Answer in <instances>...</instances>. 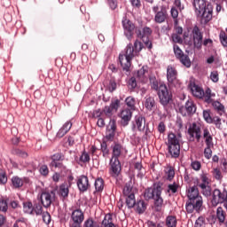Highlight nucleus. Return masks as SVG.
I'll use <instances>...</instances> for the list:
<instances>
[{
  "label": "nucleus",
  "mask_w": 227,
  "mask_h": 227,
  "mask_svg": "<svg viewBox=\"0 0 227 227\" xmlns=\"http://www.w3.org/2000/svg\"><path fill=\"white\" fill-rule=\"evenodd\" d=\"M143 51V43L136 40L134 46L132 43L127 45L124 52L119 55V61L124 72H130V67H132V59L136 54Z\"/></svg>",
  "instance_id": "f257e3e1"
},
{
  "label": "nucleus",
  "mask_w": 227,
  "mask_h": 227,
  "mask_svg": "<svg viewBox=\"0 0 227 227\" xmlns=\"http://www.w3.org/2000/svg\"><path fill=\"white\" fill-rule=\"evenodd\" d=\"M188 201L185 204L187 214L203 212V197L200 196L198 186H192L187 191Z\"/></svg>",
  "instance_id": "f03ea898"
},
{
  "label": "nucleus",
  "mask_w": 227,
  "mask_h": 227,
  "mask_svg": "<svg viewBox=\"0 0 227 227\" xmlns=\"http://www.w3.org/2000/svg\"><path fill=\"white\" fill-rule=\"evenodd\" d=\"M195 13L201 24H208L214 17V6L207 0H193Z\"/></svg>",
  "instance_id": "7ed1b4c3"
},
{
  "label": "nucleus",
  "mask_w": 227,
  "mask_h": 227,
  "mask_svg": "<svg viewBox=\"0 0 227 227\" xmlns=\"http://www.w3.org/2000/svg\"><path fill=\"white\" fill-rule=\"evenodd\" d=\"M150 82L152 90H154V91H157L158 93L160 105L168 106L172 98L171 93L168 90V86H166L164 82H159L155 77H151Z\"/></svg>",
  "instance_id": "20e7f679"
},
{
  "label": "nucleus",
  "mask_w": 227,
  "mask_h": 227,
  "mask_svg": "<svg viewBox=\"0 0 227 227\" xmlns=\"http://www.w3.org/2000/svg\"><path fill=\"white\" fill-rule=\"evenodd\" d=\"M122 146L116 143L113 146L112 158L110 160V166L114 175H118L121 169V165L120 164V155H121Z\"/></svg>",
  "instance_id": "39448f33"
},
{
  "label": "nucleus",
  "mask_w": 227,
  "mask_h": 227,
  "mask_svg": "<svg viewBox=\"0 0 227 227\" xmlns=\"http://www.w3.org/2000/svg\"><path fill=\"white\" fill-rule=\"evenodd\" d=\"M168 153L174 159L180 157V140L176 137V135L170 133L168 136Z\"/></svg>",
  "instance_id": "423d86ee"
},
{
  "label": "nucleus",
  "mask_w": 227,
  "mask_h": 227,
  "mask_svg": "<svg viewBox=\"0 0 227 227\" xmlns=\"http://www.w3.org/2000/svg\"><path fill=\"white\" fill-rule=\"evenodd\" d=\"M219 203H224V208L227 210V191L221 192L219 189H215L213 192V199L211 200L212 207H217Z\"/></svg>",
  "instance_id": "0eeeda50"
},
{
  "label": "nucleus",
  "mask_w": 227,
  "mask_h": 227,
  "mask_svg": "<svg viewBox=\"0 0 227 227\" xmlns=\"http://www.w3.org/2000/svg\"><path fill=\"white\" fill-rule=\"evenodd\" d=\"M153 12L154 13V22H156V24H162L168 20V9H166V7L154 5L153 7Z\"/></svg>",
  "instance_id": "6e6552de"
},
{
  "label": "nucleus",
  "mask_w": 227,
  "mask_h": 227,
  "mask_svg": "<svg viewBox=\"0 0 227 227\" xmlns=\"http://www.w3.org/2000/svg\"><path fill=\"white\" fill-rule=\"evenodd\" d=\"M162 194V184L160 183L155 184L153 188H147L144 192V198L147 201L149 200H154L156 196H161Z\"/></svg>",
  "instance_id": "1a4fd4ad"
},
{
  "label": "nucleus",
  "mask_w": 227,
  "mask_h": 227,
  "mask_svg": "<svg viewBox=\"0 0 227 227\" xmlns=\"http://www.w3.org/2000/svg\"><path fill=\"white\" fill-rule=\"evenodd\" d=\"M122 27L124 29V35L128 38V40H132L134 36V31L136 33V25L129 19L124 18L122 20Z\"/></svg>",
  "instance_id": "9d476101"
},
{
  "label": "nucleus",
  "mask_w": 227,
  "mask_h": 227,
  "mask_svg": "<svg viewBox=\"0 0 227 227\" xmlns=\"http://www.w3.org/2000/svg\"><path fill=\"white\" fill-rule=\"evenodd\" d=\"M192 37L195 49H201L203 45V33L200 30L199 26H194L192 30Z\"/></svg>",
  "instance_id": "9b49d317"
},
{
  "label": "nucleus",
  "mask_w": 227,
  "mask_h": 227,
  "mask_svg": "<svg viewBox=\"0 0 227 227\" xmlns=\"http://www.w3.org/2000/svg\"><path fill=\"white\" fill-rule=\"evenodd\" d=\"M179 113L182 116H192L196 113V104L192 99H188L184 106L179 108Z\"/></svg>",
  "instance_id": "f8f14e48"
},
{
  "label": "nucleus",
  "mask_w": 227,
  "mask_h": 227,
  "mask_svg": "<svg viewBox=\"0 0 227 227\" xmlns=\"http://www.w3.org/2000/svg\"><path fill=\"white\" fill-rule=\"evenodd\" d=\"M70 227H82L84 221V213L81 209H75L71 214Z\"/></svg>",
  "instance_id": "ddd939ff"
},
{
  "label": "nucleus",
  "mask_w": 227,
  "mask_h": 227,
  "mask_svg": "<svg viewBox=\"0 0 227 227\" xmlns=\"http://www.w3.org/2000/svg\"><path fill=\"white\" fill-rule=\"evenodd\" d=\"M167 79L169 84H172V86H176V84H179L180 81L178 80V71H176L175 67L168 66Z\"/></svg>",
  "instance_id": "4468645a"
},
{
  "label": "nucleus",
  "mask_w": 227,
  "mask_h": 227,
  "mask_svg": "<svg viewBox=\"0 0 227 227\" xmlns=\"http://www.w3.org/2000/svg\"><path fill=\"white\" fill-rule=\"evenodd\" d=\"M40 200L43 207H44L45 208H49V207L52 205V201L56 200V192H54V191H51L50 192H44L41 194Z\"/></svg>",
  "instance_id": "2eb2a0df"
},
{
  "label": "nucleus",
  "mask_w": 227,
  "mask_h": 227,
  "mask_svg": "<svg viewBox=\"0 0 227 227\" xmlns=\"http://www.w3.org/2000/svg\"><path fill=\"white\" fill-rule=\"evenodd\" d=\"M188 134L192 139L196 138V141L200 143L201 139V126L193 122L188 129Z\"/></svg>",
  "instance_id": "dca6fc26"
},
{
  "label": "nucleus",
  "mask_w": 227,
  "mask_h": 227,
  "mask_svg": "<svg viewBox=\"0 0 227 227\" xmlns=\"http://www.w3.org/2000/svg\"><path fill=\"white\" fill-rule=\"evenodd\" d=\"M76 184L81 192H86L90 189V179L86 176H80L77 178Z\"/></svg>",
  "instance_id": "f3484780"
},
{
  "label": "nucleus",
  "mask_w": 227,
  "mask_h": 227,
  "mask_svg": "<svg viewBox=\"0 0 227 227\" xmlns=\"http://www.w3.org/2000/svg\"><path fill=\"white\" fill-rule=\"evenodd\" d=\"M116 134V121L111 120L109 125L106 128V139L107 141H113Z\"/></svg>",
  "instance_id": "a211bd4d"
},
{
  "label": "nucleus",
  "mask_w": 227,
  "mask_h": 227,
  "mask_svg": "<svg viewBox=\"0 0 227 227\" xmlns=\"http://www.w3.org/2000/svg\"><path fill=\"white\" fill-rule=\"evenodd\" d=\"M121 123L122 127H127L129 125V121L132 119V111L129 108L123 109L120 114Z\"/></svg>",
  "instance_id": "6ab92c4d"
},
{
  "label": "nucleus",
  "mask_w": 227,
  "mask_h": 227,
  "mask_svg": "<svg viewBox=\"0 0 227 227\" xmlns=\"http://www.w3.org/2000/svg\"><path fill=\"white\" fill-rule=\"evenodd\" d=\"M190 90L196 98H203V97H205L203 88L200 87V85H196L194 82L190 83Z\"/></svg>",
  "instance_id": "aec40b11"
},
{
  "label": "nucleus",
  "mask_w": 227,
  "mask_h": 227,
  "mask_svg": "<svg viewBox=\"0 0 227 227\" xmlns=\"http://www.w3.org/2000/svg\"><path fill=\"white\" fill-rule=\"evenodd\" d=\"M145 127H146V121L145 120V117L137 116L135 118V123H133L132 130L135 131L136 129H137L139 132H143Z\"/></svg>",
  "instance_id": "412c9836"
},
{
  "label": "nucleus",
  "mask_w": 227,
  "mask_h": 227,
  "mask_svg": "<svg viewBox=\"0 0 227 227\" xmlns=\"http://www.w3.org/2000/svg\"><path fill=\"white\" fill-rule=\"evenodd\" d=\"M24 184H29V177L13 176L12 178V184L14 189H20Z\"/></svg>",
  "instance_id": "4be33fe9"
},
{
  "label": "nucleus",
  "mask_w": 227,
  "mask_h": 227,
  "mask_svg": "<svg viewBox=\"0 0 227 227\" xmlns=\"http://www.w3.org/2000/svg\"><path fill=\"white\" fill-rule=\"evenodd\" d=\"M70 185H68V183L65 182L59 187V196L61 200H65L67 198H68V194H70Z\"/></svg>",
  "instance_id": "5701e85b"
},
{
  "label": "nucleus",
  "mask_w": 227,
  "mask_h": 227,
  "mask_svg": "<svg viewBox=\"0 0 227 227\" xmlns=\"http://www.w3.org/2000/svg\"><path fill=\"white\" fill-rule=\"evenodd\" d=\"M226 209H224L223 207H218L215 211V218L219 224H224V223H226Z\"/></svg>",
  "instance_id": "b1692460"
},
{
  "label": "nucleus",
  "mask_w": 227,
  "mask_h": 227,
  "mask_svg": "<svg viewBox=\"0 0 227 227\" xmlns=\"http://www.w3.org/2000/svg\"><path fill=\"white\" fill-rule=\"evenodd\" d=\"M202 137L206 145H214V135L210 133L208 128H204L202 129Z\"/></svg>",
  "instance_id": "393cba45"
},
{
  "label": "nucleus",
  "mask_w": 227,
  "mask_h": 227,
  "mask_svg": "<svg viewBox=\"0 0 227 227\" xmlns=\"http://www.w3.org/2000/svg\"><path fill=\"white\" fill-rule=\"evenodd\" d=\"M137 78L140 82H146L148 81V67L143 66L137 72Z\"/></svg>",
  "instance_id": "a878e982"
},
{
  "label": "nucleus",
  "mask_w": 227,
  "mask_h": 227,
  "mask_svg": "<svg viewBox=\"0 0 227 227\" xmlns=\"http://www.w3.org/2000/svg\"><path fill=\"white\" fill-rule=\"evenodd\" d=\"M152 33H153V31L150 28V27H144L142 30L137 28L136 29V35L137 38L140 39L148 38L152 35Z\"/></svg>",
  "instance_id": "bb28decb"
},
{
  "label": "nucleus",
  "mask_w": 227,
  "mask_h": 227,
  "mask_svg": "<svg viewBox=\"0 0 227 227\" xmlns=\"http://www.w3.org/2000/svg\"><path fill=\"white\" fill-rule=\"evenodd\" d=\"M144 106L145 109H147V111H153L154 109H156L157 102H155V98L152 96H146Z\"/></svg>",
  "instance_id": "cd10ccee"
},
{
  "label": "nucleus",
  "mask_w": 227,
  "mask_h": 227,
  "mask_svg": "<svg viewBox=\"0 0 227 227\" xmlns=\"http://www.w3.org/2000/svg\"><path fill=\"white\" fill-rule=\"evenodd\" d=\"M101 227H116L114 223H113V214L108 213L105 215V218L101 223Z\"/></svg>",
  "instance_id": "c85d7f7f"
},
{
  "label": "nucleus",
  "mask_w": 227,
  "mask_h": 227,
  "mask_svg": "<svg viewBox=\"0 0 227 227\" xmlns=\"http://www.w3.org/2000/svg\"><path fill=\"white\" fill-rule=\"evenodd\" d=\"M153 200L156 212H160L162 210V207H164V199H162L160 195H156Z\"/></svg>",
  "instance_id": "c756f323"
},
{
  "label": "nucleus",
  "mask_w": 227,
  "mask_h": 227,
  "mask_svg": "<svg viewBox=\"0 0 227 227\" xmlns=\"http://www.w3.org/2000/svg\"><path fill=\"white\" fill-rule=\"evenodd\" d=\"M135 207L137 214H145V212L146 211V203H145V200H138L135 204Z\"/></svg>",
  "instance_id": "7c9ffc66"
},
{
  "label": "nucleus",
  "mask_w": 227,
  "mask_h": 227,
  "mask_svg": "<svg viewBox=\"0 0 227 227\" xmlns=\"http://www.w3.org/2000/svg\"><path fill=\"white\" fill-rule=\"evenodd\" d=\"M23 211L25 214H29L30 215H34V206L30 201H27L23 203Z\"/></svg>",
  "instance_id": "2f4dec72"
},
{
  "label": "nucleus",
  "mask_w": 227,
  "mask_h": 227,
  "mask_svg": "<svg viewBox=\"0 0 227 227\" xmlns=\"http://www.w3.org/2000/svg\"><path fill=\"white\" fill-rule=\"evenodd\" d=\"M211 104H212L215 111H216L218 114H223L224 113V106L223 104H221V102L213 101Z\"/></svg>",
  "instance_id": "473e14b6"
},
{
  "label": "nucleus",
  "mask_w": 227,
  "mask_h": 227,
  "mask_svg": "<svg viewBox=\"0 0 227 227\" xmlns=\"http://www.w3.org/2000/svg\"><path fill=\"white\" fill-rule=\"evenodd\" d=\"M126 205L129 208H134L136 207V195L130 194L129 196L126 197Z\"/></svg>",
  "instance_id": "72a5a7b5"
},
{
  "label": "nucleus",
  "mask_w": 227,
  "mask_h": 227,
  "mask_svg": "<svg viewBox=\"0 0 227 227\" xmlns=\"http://www.w3.org/2000/svg\"><path fill=\"white\" fill-rule=\"evenodd\" d=\"M126 106L131 109V111H136V98L132 96L126 98Z\"/></svg>",
  "instance_id": "f704fd0d"
},
{
  "label": "nucleus",
  "mask_w": 227,
  "mask_h": 227,
  "mask_svg": "<svg viewBox=\"0 0 227 227\" xmlns=\"http://www.w3.org/2000/svg\"><path fill=\"white\" fill-rule=\"evenodd\" d=\"M176 224H177L176 216L168 215L166 218V226L167 227H176Z\"/></svg>",
  "instance_id": "c9c22d12"
},
{
  "label": "nucleus",
  "mask_w": 227,
  "mask_h": 227,
  "mask_svg": "<svg viewBox=\"0 0 227 227\" xmlns=\"http://www.w3.org/2000/svg\"><path fill=\"white\" fill-rule=\"evenodd\" d=\"M94 185L97 192H102L104 191V179L102 177L97 178Z\"/></svg>",
  "instance_id": "e433bc0d"
},
{
  "label": "nucleus",
  "mask_w": 227,
  "mask_h": 227,
  "mask_svg": "<svg viewBox=\"0 0 227 227\" xmlns=\"http://www.w3.org/2000/svg\"><path fill=\"white\" fill-rule=\"evenodd\" d=\"M177 59L184 65V67H186V68H191V59L189 58V55L184 54Z\"/></svg>",
  "instance_id": "4c0bfd02"
},
{
  "label": "nucleus",
  "mask_w": 227,
  "mask_h": 227,
  "mask_svg": "<svg viewBox=\"0 0 227 227\" xmlns=\"http://www.w3.org/2000/svg\"><path fill=\"white\" fill-rule=\"evenodd\" d=\"M178 189H180V184L178 183L174 182L168 186V192H171V194H176L178 192Z\"/></svg>",
  "instance_id": "58836bf2"
},
{
  "label": "nucleus",
  "mask_w": 227,
  "mask_h": 227,
  "mask_svg": "<svg viewBox=\"0 0 227 227\" xmlns=\"http://www.w3.org/2000/svg\"><path fill=\"white\" fill-rule=\"evenodd\" d=\"M90 160H91V158L90 157V153L83 151L82 153V155L80 156V162H82L83 164L90 163Z\"/></svg>",
  "instance_id": "ea45409f"
},
{
  "label": "nucleus",
  "mask_w": 227,
  "mask_h": 227,
  "mask_svg": "<svg viewBox=\"0 0 227 227\" xmlns=\"http://www.w3.org/2000/svg\"><path fill=\"white\" fill-rule=\"evenodd\" d=\"M199 187L202 189V192L205 196H210V187L208 186L207 183H201L199 184Z\"/></svg>",
  "instance_id": "a19ab883"
},
{
  "label": "nucleus",
  "mask_w": 227,
  "mask_h": 227,
  "mask_svg": "<svg viewBox=\"0 0 227 227\" xmlns=\"http://www.w3.org/2000/svg\"><path fill=\"white\" fill-rule=\"evenodd\" d=\"M42 203L37 202L35 203L34 205V215L35 214L36 215H42L43 213V207H42Z\"/></svg>",
  "instance_id": "79ce46f5"
},
{
  "label": "nucleus",
  "mask_w": 227,
  "mask_h": 227,
  "mask_svg": "<svg viewBox=\"0 0 227 227\" xmlns=\"http://www.w3.org/2000/svg\"><path fill=\"white\" fill-rule=\"evenodd\" d=\"M51 162H59V160H65V155L61 153H57L51 156Z\"/></svg>",
  "instance_id": "37998d69"
},
{
  "label": "nucleus",
  "mask_w": 227,
  "mask_h": 227,
  "mask_svg": "<svg viewBox=\"0 0 227 227\" xmlns=\"http://www.w3.org/2000/svg\"><path fill=\"white\" fill-rule=\"evenodd\" d=\"M50 168H56L58 169H60V171H65V169H67V166H65L63 162L59 161L51 162Z\"/></svg>",
  "instance_id": "c03bdc74"
},
{
  "label": "nucleus",
  "mask_w": 227,
  "mask_h": 227,
  "mask_svg": "<svg viewBox=\"0 0 227 227\" xmlns=\"http://www.w3.org/2000/svg\"><path fill=\"white\" fill-rule=\"evenodd\" d=\"M212 148H214V145H206L204 149V157L207 159V160L212 159Z\"/></svg>",
  "instance_id": "a18cd8bd"
},
{
  "label": "nucleus",
  "mask_w": 227,
  "mask_h": 227,
  "mask_svg": "<svg viewBox=\"0 0 227 227\" xmlns=\"http://www.w3.org/2000/svg\"><path fill=\"white\" fill-rule=\"evenodd\" d=\"M219 40L223 47H227V35L226 32L221 31L219 34Z\"/></svg>",
  "instance_id": "49530a36"
},
{
  "label": "nucleus",
  "mask_w": 227,
  "mask_h": 227,
  "mask_svg": "<svg viewBox=\"0 0 227 227\" xmlns=\"http://www.w3.org/2000/svg\"><path fill=\"white\" fill-rule=\"evenodd\" d=\"M39 173L40 175H42V176H49V173H50L49 167L45 164L41 165L39 167Z\"/></svg>",
  "instance_id": "de8ad7c7"
},
{
  "label": "nucleus",
  "mask_w": 227,
  "mask_h": 227,
  "mask_svg": "<svg viewBox=\"0 0 227 227\" xmlns=\"http://www.w3.org/2000/svg\"><path fill=\"white\" fill-rule=\"evenodd\" d=\"M212 175L215 180H223V173L221 172L220 168H214L212 170Z\"/></svg>",
  "instance_id": "09e8293b"
},
{
  "label": "nucleus",
  "mask_w": 227,
  "mask_h": 227,
  "mask_svg": "<svg viewBox=\"0 0 227 227\" xmlns=\"http://www.w3.org/2000/svg\"><path fill=\"white\" fill-rule=\"evenodd\" d=\"M174 53L176 59H178L179 58L184 55V51L180 49V46L176 44L174 45Z\"/></svg>",
  "instance_id": "8fccbe9b"
},
{
  "label": "nucleus",
  "mask_w": 227,
  "mask_h": 227,
  "mask_svg": "<svg viewBox=\"0 0 227 227\" xmlns=\"http://www.w3.org/2000/svg\"><path fill=\"white\" fill-rule=\"evenodd\" d=\"M101 152L103 153V157H107V155H109V148L107 147V142L103 141L101 143Z\"/></svg>",
  "instance_id": "3c124183"
},
{
  "label": "nucleus",
  "mask_w": 227,
  "mask_h": 227,
  "mask_svg": "<svg viewBox=\"0 0 227 227\" xmlns=\"http://www.w3.org/2000/svg\"><path fill=\"white\" fill-rule=\"evenodd\" d=\"M0 212H8V202L3 198L0 199Z\"/></svg>",
  "instance_id": "603ef678"
},
{
  "label": "nucleus",
  "mask_w": 227,
  "mask_h": 227,
  "mask_svg": "<svg viewBox=\"0 0 227 227\" xmlns=\"http://www.w3.org/2000/svg\"><path fill=\"white\" fill-rule=\"evenodd\" d=\"M166 175L167 180L171 181L173 178H175V168H173V167H168Z\"/></svg>",
  "instance_id": "864d4df0"
},
{
  "label": "nucleus",
  "mask_w": 227,
  "mask_h": 227,
  "mask_svg": "<svg viewBox=\"0 0 227 227\" xmlns=\"http://www.w3.org/2000/svg\"><path fill=\"white\" fill-rule=\"evenodd\" d=\"M212 123H214V125H215L216 129H219L220 130L223 129L222 125L223 123L221 122V118L215 116L212 118Z\"/></svg>",
  "instance_id": "5fc2aeb1"
},
{
  "label": "nucleus",
  "mask_w": 227,
  "mask_h": 227,
  "mask_svg": "<svg viewBox=\"0 0 227 227\" xmlns=\"http://www.w3.org/2000/svg\"><path fill=\"white\" fill-rule=\"evenodd\" d=\"M41 215L45 224L51 223V214L49 212H43V214H41Z\"/></svg>",
  "instance_id": "6e6d98bb"
},
{
  "label": "nucleus",
  "mask_w": 227,
  "mask_h": 227,
  "mask_svg": "<svg viewBox=\"0 0 227 227\" xmlns=\"http://www.w3.org/2000/svg\"><path fill=\"white\" fill-rule=\"evenodd\" d=\"M203 118L207 123H212V116H210V110L203 111Z\"/></svg>",
  "instance_id": "4d7b16f0"
},
{
  "label": "nucleus",
  "mask_w": 227,
  "mask_h": 227,
  "mask_svg": "<svg viewBox=\"0 0 227 227\" xmlns=\"http://www.w3.org/2000/svg\"><path fill=\"white\" fill-rule=\"evenodd\" d=\"M103 113L104 114H106V116L107 118H111V116H113V113H114V110L113 108L109 106H105V108L103 109Z\"/></svg>",
  "instance_id": "13d9d810"
},
{
  "label": "nucleus",
  "mask_w": 227,
  "mask_h": 227,
  "mask_svg": "<svg viewBox=\"0 0 227 227\" xmlns=\"http://www.w3.org/2000/svg\"><path fill=\"white\" fill-rule=\"evenodd\" d=\"M110 107L114 110V113L118 111L120 108V99H114V101L111 102Z\"/></svg>",
  "instance_id": "bf43d9fd"
},
{
  "label": "nucleus",
  "mask_w": 227,
  "mask_h": 227,
  "mask_svg": "<svg viewBox=\"0 0 227 227\" xmlns=\"http://www.w3.org/2000/svg\"><path fill=\"white\" fill-rule=\"evenodd\" d=\"M170 13L171 17L175 20V24H178V20H176L178 19V10H176L175 7H172Z\"/></svg>",
  "instance_id": "052dcab7"
},
{
  "label": "nucleus",
  "mask_w": 227,
  "mask_h": 227,
  "mask_svg": "<svg viewBox=\"0 0 227 227\" xmlns=\"http://www.w3.org/2000/svg\"><path fill=\"white\" fill-rule=\"evenodd\" d=\"M194 227H205V217L200 216L196 220Z\"/></svg>",
  "instance_id": "680f3d73"
},
{
  "label": "nucleus",
  "mask_w": 227,
  "mask_h": 227,
  "mask_svg": "<svg viewBox=\"0 0 227 227\" xmlns=\"http://www.w3.org/2000/svg\"><path fill=\"white\" fill-rule=\"evenodd\" d=\"M210 79L213 82H219V73L217 71H212L210 74Z\"/></svg>",
  "instance_id": "e2e57ef3"
},
{
  "label": "nucleus",
  "mask_w": 227,
  "mask_h": 227,
  "mask_svg": "<svg viewBox=\"0 0 227 227\" xmlns=\"http://www.w3.org/2000/svg\"><path fill=\"white\" fill-rule=\"evenodd\" d=\"M191 167L194 169V171H200V169H201V162L194 160L191 163Z\"/></svg>",
  "instance_id": "0e129e2a"
},
{
  "label": "nucleus",
  "mask_w": 227,
  "mask_h": 227,
  "mask_svg": "<svg viewBox=\"0 0 227 227\" xmlns=\"http://www.w3.org/2000/svg\"><path fill=\"white\" fill-rule=\"evenodd\" d=\"M172 42H174V43H182V42H184V40H182V37L180 36L179 34H173L172 35Z\"/></svg>",
  "instance_id": "69168bd1"
},
{
  "label": "nucleus",
  "mask_w": 227,
  "mask_h": 227,
  "mask_svg": "<svg viewBox=\"0 0 227 227\" xmlns=\"http://www.w3.org/2000/svg\"><path fill=\"white\" fill-rule=\"evenodd\" d=\"M61 129H63V130L68 134V132H70V129H72V121H67L66 123L63 124Z\"/></svg>",
  "instance_id": "338daca9"
},
{
  "label": "nucleus",
  "mask_w": 227,
  "mask_h": 227,
  "mask_svg": "<svg viewBox=\"0 0 227 227\" xmlns=\"http://www.w3.org/2000/svg\"><path fill=\"white\" fill-rule=\"evenodd\" d=\"M84 227H98V226H95V222L93 221V219L89 218L84 222Z\"/></svg>",
  "instance_id": "774afa93"
}]
</instances>
